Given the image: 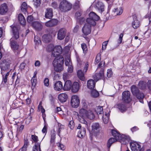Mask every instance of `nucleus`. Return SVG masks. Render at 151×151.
Segmentation results:
<instances>
[{"label": "nucleus", "mask_w": 151, "mask_h": 151, "mask_svg": "<svg viewBox=\"0 0 151 151\" xmlns=\"http://www.w3.org/2000/svg\"><path fill=\"white\" fill-rule=\"evenodd\" d=\"M44 84L45 86H48L49 85V80L47 78L45 79L44 81Z\"/></svg>", "instance_id": "nucleus-60"}, {"label": "nucleus", "mask_w": 151, "mask_h": 151, "mask_svg": "<svg viewBox=\"0 0 151 151\" xmlns=\"http://www.w3.org/2000/svg\"><path fill=\"white\" fill-rule=\"evenodd\" d=\"M65 83L63 87V89L64 91H69L72 87V83L70 80H67L65 81Z\"/></svg>", "instance_id": "nucleus-18"}, {"label": "nucleus", "mask_w": 151, "mask_h": 151, "mask_svg": "<svg viewBox=\"0 0 151 151\" xmlns=\"http://www.w3.org/2000/svg\"><path fill=\"white\" fill-rule=\"evenodd\" d=\"M27 3L24 2L22 3L21 6V10L22 12L24 13L27 11Z\"/></svg>", "instance_id": "nucleus-37"}, {"label": "nucleus", "mask_w": 151, "mask_h": 151, "mask_svg": "<svg viewBox=\"0 0 151 151\" xmlns=\"http://www.w3.org/2000/svg\"><path fill=\"white\" fill-rule=\"evenodd\" d=\"M101 59V54H98L97 55L95 60V62L96 63H98L100 61Z\"/></svg>", "instance_id": "nucleus-52"}, {"label": "nucleus", "mask_w": 151, "mask_h": 151, "mask_svg": "<svg viewBox=\"0 0 151 151\" xmlns=\"http://www.w3.org/2000/svg\"><path fill=\"white\" fill-rule=\"evenodd\" d=\"M99 92L95 89H93L91 91V95L94 98H97L99 96Z\"/></svg>", "instance_id": "nucleus-35"}, {"label": "nucleus", "mask_w": 151, "mask_h": 151, "mask_svg": "<svg viewBox=\"0 0 151 151\" xmlns=\"http://www.w3.org/2000/svg\"><path fill=\"white\" fill-rule=\"evenodd\" d=\"M108 42V41H105L103 43L102 45V50H105L106 49Z\"/></svg>", "instance_id": "nucleus-58"}, {"label": "nucleus", "mask_w": 151, "mask_h": 151, "mask_svg": "<svg viewBox=\"0 0 151 151\" xmlns=\"http://www.w3.org/2000/svg\"><path fill=\"white\" fill-rule=\"evenodd\" d=\"M53 17V11L52 9L47 8L46 9L45 14V17L46 18L50 19Z\"/></svg>", "instance_id": "nucleus-17"}, {"label": "nucleus", "mask_w": 151, "mask_h": 151, "mask_svg": "<svg viewBox=\"0 0 151 151\" xmlns=\"http://www.w3.org/2000/svg\"><path fill=\"white\" fill-rule=\"evenodd\" d=\"M95 111L99 114H102L103 113V107L101 106H98L95 110Z\"/></svg>", "instance_id": "nucleus-40"}, {"label": "nucleus", "mask_w": 151, "mask_h": 151, "mask_svg": "<svg viewBox=\"0 0 151 151\" xmlns=\"http://www.w3.org/2000/svg\"><path fill=\"white\" fill-rule=\"evenodd\" d=\"M34 1L35 5L37 7L40 4L41 0H34Z\"/></svg>", "instance_id": "nucleus-53"}, {"label": "nucleus", "mask_w": 151, "mask_h": 151, "mask_svg": "<svg viewBox=\"0 0 151 151\" xmlns=\"http://www.w3.org/2000/svg\"><path fill=\"white\" fill-rule=\"evenodd\" d=\"M111 133L113 136L114 138L118 139L120 142H122V141H124L128 138V137L125 135L120 134L116 130H112Z\"/></svg>", "instance_id": "nucleus-6"}, {"label": "nucleus", "mask_w": 151, "mask_h": 151, "mask_svg": "<svg viewBox=\"0 0 151 151\" xmlns=\"http://www.w3.org/2000/svg\"><path fill=\"white\" fill-rule=\"evenodd\" d=\"M88 111L86 109H81L79 112V114L81 117L87 118Z\"/></svg>", "instance_id": "nucleus-25"}, {"label": "nucleus", "mask_w": 151, "mask_h": 151, "mask_svg": "<svg viewBox=\"0 0 151 151\" xmlns=\"http://www.w3.org/2000/svg\"><path fill=\"white\" fill-rule=\"evenodd\" d=\"M122 100L126 103H129L131 99L130 97V93L129 91H125L122 93Z\"/></svg>", "instance_id": "nucleus-9"}, {"label": "nucleus", "mask_w": 151, "mask_h": 151, "mask_svg": "<svg viewBox=\"0 0 151 151\" xmlns=\"http://www.w3.org/2000/svg\"><path fill=\"white\" fill-rule=\"evenodd\" d=\"M86 19L84 17H82L79 18V19H78H78L77 20V21L80 24H82L84 23L85 22H86Z\"/></svg>", "instance_id": "nucleus-48"}, {"label": "nucleus", "mask_w": 151, "mask_h": 151, "mask_svg": "<svg viewBox=\"0 0 151 151\" xmlns=\"http://www.w3.org/2000/svg\"><path fill=\"white\" fill-rule=\"evenodd\" d=\"M34 41L36 45H39L41 44V41L40 38L37 36H35L34 37Z\"/></svg>", "instance_id": "nucleus-44"}, {"label": "nucleus", "mask_w": 151, "mask_h": 151, "mask_svg": "<svg viewBox=\"0 0 151 151\" xmlns=\"http://www.w3.org/2000/svg\"><path fill=\"white\" fill-rule=\"evenodd\" d=\"M70 75L67 73H64L63 74V78L64 81L68 80L67 79L69 78Z\"/></svg>", "instance_id": "nucleus-43"}, {"label": "nucleus", "mask_w": 151, "mask_h": 151, "mask_svg": "<svg viewBox=\"0 0 151 151\" xmlns=\"http://www.w3.org/2000/svg\"><path fill=\"white\" fill-rule=\"evenodd\" d=\"M8 10L6 4L3 3L0 5V14L1 15H5Z\"/></svg>", "instance_id": "nucleus-14"}, {"label": "nucleus", "mask_w": 151, "mask_h": 151, "mask_svg": "<svg viewBox=\"0 0 151 151\" xmlns=\"http://www.w3.org/2000/svg\"><path fill=\"white\" fill-rule=\"evenodd\" d=\"M96 8L99 11L102 12L104 10V6L103 4L101 2L99 1L96 4Z\"/></svg>", "instance_id": "nucleus-21"}, {"label": "nucleus", "mask_w": 151, "mask_h": 151, "mask_svg": "<svg viewBox=\"0 0 151 151\" xmlns=\"http://www.w3.org/2000/svg\"><path fill=\"white\" fill-rule=\"evenodd\" d=\"M113 75V73L111 69H109L107 72V76L108 78L111 77Z\"/></svg>", "instance_id": "nucleus-51"}, {"label": "nucleus", "mask_w": 151, "mask_h": 151, "mask_svg": "<svg viewBox=\"0 0 151 151\" xmlns=\"http://www.w3.org/2000/svg\"><path fill=\"white\" fill-rule=\"evenodd\" d=\"M89 16V18L86 19V22L90 23L93 26L95 25L96 24L95 21L99 20V17L93 12H90Z\"/></svg>", "instance_id": "nucleus-5"}, {"label": "nucleus", "mask_w": 151, "mask_h": 151, "mask_svg": "<svg viewBox=\"0 0 151 151\" xmlns=\"http://www.w3.org/2000/svg\"><path fill=\"white\" fill-rule=\"evenodd\" d=\"M115 106L120 110L121 111H124L127 109V107L125 105L123 104H119L115 105Z\"/></svg>", "instance_id": "nucleus-26"}, {"label": "nucleus", "mask_w": 151, "mask_h": 151, "mask_svg": "<svg viewBox=\"0 0 151 151\" xmlns=\"http://www.w3.org/2000/svg\"><path fill=\"white\" fill-rule=\"evenodd\" d=\"M62 48L60 46H57L55 47L53 51L52 52V55L55 58L53 62V65L54 69L55 71L59 72L63 70L62 65L64 63V58L58 56L62 53Z\"/></svg>", "instance_id": "nucleus-1"}, {"label": "nucleus", "mask_w": 151, "mask_h": 151, "mask_svg": "<svg viewBox=\"0 0 151 151\" xmlns=\"http://www.w3.org/2000/svg\"><path fill=\"white\" fill-rule=\"evenodd\" d=\"M55 49L54 45L52 44H50L47 47V50L49 52H51L53 51Z\"/></svg>", "instance_id": "nucleus-39"}, {"label": "nucleus", "mask_w": 151, "mask_h": 151, "mask_svg": "<svg viewBox=\"0 0 151 151\" xmlns=\"http://www.w3.org/2000/svg\"><path fill=\"white\" fill-rule=\"evenodd\" d=\"M95 86V83L94 80L91 79L88 81L87 86L89 88L92 89L94 88Z\"/></svg>", "instance_id": "nucleus-27"}, {"label": "nucleus", "mask_w": 151, "mask_h": 151, "mask_svg": "<svg viewBox=\"0 0 151 151\" xmlns=\"http://www.w3.org/2000/svg\"><path fill=\"white\" fill-rule=\"evenodd\" d=\"M77 75L78 78L81 81H84L85 79L84 74L81 70H79L77 72Z\"/></svg>", "instance_id": "nucleus-32"}, {"label": "nucleus", "mask_w": 151, "mask_h": 151, "mask_svg": "<svg viewBox=\"0 0 151 151\" xmlns=\"http://www.w3.org/2000/svg\"><path fill=\"white\" fill-rule=\"evenodd\" d=\"M59 22V21L56 19H52L46 22L45 25L48 27H52L56 26Z\"/></svg>", "instance_id": "nucleus-12"}, {"label": "nucleus", "mask_w": 151, "mask_h": 151, "mask_svg": "<svg viewBox=\"0 0 151 151\" xmlns=\"http://www.w3.org/2000/svg\"><path fill=\"white\" fill-rule=\"evenodd\" d=\"M119 141L118 139H116L115 138H111L108 140L107 146L108 149H109L111 145L115 142Z\"/></svg>", "instance_id": "nucleus-30"}, {"label": "nucleus", "mask_w": 151, "mask_h": 151, "mask_svg": "<svg viewBox=\"0 0 151 151\" xmlns=\"http://www.w3.org/2000/svg\"><path fill=\"white\" fill-rule=\"evenodd\" d=\"M51 6L55 9H57L58 7L57 3L56 2H53L52 3Z\"/></svg>", "instance_id": "nucleus-59"}, {"label": "nucleus", "mask_w": 151, "mask_h": 151, "mask_svg": "<svg viewBox=\"0 0 151 151\" xmlns=\"http://www.w3.org/2000/svg\"><path fill=\"white\" fill-rule=\"evenodd\" d=\"M68 66V72L70 73H71L73 72V68L72 65H70Z\"/></svg>", "instance_id": "nucleus-62"}, {"label": "nucleus", "mask_w": 151, "mask_h": 151, "mask_svg": "<svg viewBox=\"0 0 151 151\" xmlns=\"http://www.w3.org/2000/svg\"><path fill=\"white\" fill-rule=\"evenodd\" d=\"M55 134L54 133H52L51 134L50 139V143L52 145H54L55 143Z\"/></svg>", "instance_id": "nucleus-41"}, {"label": "nucleus", "mask_w": 151, "mask_h": 151, "mask_svg": "<svg viewBox=\"0 0 151 151\" xmlns=\"http://www.w3.org/2000/svg\"><path fill=\"white\" fill-rule=\"evenodd\" d=\"M66 32L67 31L64 28L60 29L58 32V39L60 40L64 39L66 35Z\"/></svg>", "instance_id": "nucleus-10"}, {"label": "nucleus", "mask_w": 151, "mask_h": 151, "mask_svg": "<svg viewBox=\"0 0 151 151\" xmlns=\"http://www.w3.org/2000/svg\"><path fill=\"white\" fill-rule=\"evenodd\" d=\"M130 146L132 151H140L141 146L140 145L136 142H132L130 143Z\"/></svg>", "instance_id": "nucleus-13"}, {"label": "nucleus", "mask_w": 151, "mask_h": 151, "mask_svg": "<svg viewBox=\"0 0 151 151\" xmlns=\"http://www.w3.org/2000/svg\"><path fill=\"white\" fill-rule=\"evenodd\" d=\"M82 108L86 109L88 108V103L86 101L83 100L82 102Z\"/></svg>", "instance_id": "nucleus-45"}, {"label": "nucleus", "mask_w": 151, "mask_h": 151, "mask_svg": "<svg viewBox=\"0 0 151 151\" xmlns=\"http://www.w3.org/2000/svg\"><path fill=\"white\" fill-rule=\"evenodd\" d=\"M54 89L57 91H60L63 88L62 83L60 81H56L53 85Z\"/></svg>", "instance_id": "nucleus-16"}, {"label": "nucleus", "mask_w": 151, "mask_h": 151, "mask_svg": "<svg viewBox=\"0 0 151 151\" xmlns=\"http://www.w3.org/2000/svg\"><path fill=\"white\" fill-rule=\"evenodd\" d=\"M68 126L71 129H73L74 127L75 124L73 121H70L69 123Z\"/></svg>", "instance_id": "nucleus-49"}, {"label": "nucleus", "mask_w": 151, "mask_h": 151, "mask_svg": "<svg viewBox=\"0 0 151 151\" xmlns=\"http://www.w3.org/2000/svg\"><path fill=\"white\" fill-rule=\"evenodd\" d=\"M86 128L84 126L81 124H79L77 128L81 129V131H79L78 133V136L79 137H82L85 135L86 132Z\"/></svg>", "instance_id": "nucleus-11"}, {"label": "nucleus", "mask_w": 151, "mask_h": 151, "mask_svg": "<svg viewBox=\"0 0 151 151\" xmlns=\"http://www.w3.org/2000/svg\"><path fill=\"white\" fill-rule=\"evenodd\" d=\"M147 86V84L145 82L142 81H139L138 86L140 89H145L146 88Z\"/></svg>", "instance_id": "nucleus-28"}, {"label": "nucleus", "mask_w": 151, "mask_h": 151, "mask_svg": "<svg viewBox=\"0 0 151 151\" xmlns=\"http://www.w3.org/2000/svg\"><path fill=\"white\" fill-rule=\"evenodd\" d=\"M71 104L73 107L76 108L80 104V100L78 96L74 95L72 96Z\"/></svg>", "instance_id": "nucleus-8"}, {"label": "nucleus", "mask_w": 151, "mask_h": 151, "mask_svg": "<svg viewBox=\"0 0 151 151\" xmlns=\"http://www.w3.org/2000/svg\"><path fill=\"white\" fill-rule=\"evenodd\" d=\"M71 4L66 0L61 1L59 5V8L62 12H65L70 10Z\"/></svg>", "instance_id": "nucleus-4"}, {"label": "nucleus", "mask_w": 151, "mask_h": 151, "mask_svg": "<svg viewBox=\"0 0 151 151\" xmlns=\"http://www.w3.org/2000/svg\"><path fill=\"white\" fill-rule=\"evenodd\" d=\"M81 46L83 51V52L84 53H86L87 50V48L86 45L84 43H83L81 44Z\"/></svg>", "instance_id": "nucleus-47"}, {"label": "nucleus", "mask_w": 151, "mask_h": 151, "mask_svg": "<svg viewBox=\"0 0 151 151\" xmlns=\"http://www.w3.org/2000/svg\"><path fill=\"white\" fill-rule=\"evenodd\" d=\"M58 145L59 149L62 150H64L65 149L64 145L59 143H58Z\"/></svg>", "instance_id": "nucleus-56"}, {"label": "nucleus", "mask_w": 151, "mask_h": 151, "mask_svg": "<svg viewBox=\"0 0 151 151\" xmlns=\"http://www.w3.org/2000/svg\"><path fill=\"white\" fill-rule=\"evenodd\" d=\"M92 131L94 133H97L99 131L100 126L98 123H93L91 126Z\"/></svg>", "instance_id": "nucleus-20"}, {"label": "nucleus", "mask_w": 151, "mask_h": 151, "mask_svg": "<svg viewBox=\"0 0 151 151\" xmlns=\"http://www.w3.org/2000/svg\"><path fill=\"white\" fill-rule=\"evenodd\" d=\"M32 26L36 30L38 31L41 30L42 27L41 23L38 22H33L32 24Z\"/></svg>", "instance_id": "nucleus-19"}, {"label": "nucleus", "mask_w": 151, "mask_h": 151, "mask_svg": "<svg viewBox=\"0 0 151 151\" xmlns=\"http://www.w3.org/2000/svg\"><path fill=\"white\" fill-rule=\"evenodd\" d=\"M37 80L36 78H32L31 79V89L33 91L36 85Z\"/></svg>", "instance_id": "nucleus-38"}, {"label": "nucleus", "mask_w": 151, "mask_h": 151, "mask_svg": "<svg viewBox=\"0 0 151 151\" xmlns=\"http://www.w3.org/2000/svg\"><path fill=\"white\" fill-rule=\"evenodd\" d=\"M87 117L90 119H93L94 117V114L91 111L88 112Z\"/></svg>", "instance_id": "nucleus-42"}, {"label": "nucleus", "mask_w": 151, "mask_h": 151, "mask_svg": "<svg viewBox=\"0 0 151 151\" xmlns=\"http://www.w3.org/2000/svg\"><path fill=\"white\" fill-rule=\"evenodd\" d=\"M81 118L79 119L80 122L81 123V124L83 125L88 130H89V127H90V125H89L87 124V122L85 120L86 118H84L83 117H81Z\"/></svg>", "instance_id": "nucleus-29"}, {"label": "nucleus", "mask_w": 151, "mask_h": 151, "mask_svg": "<svg viewBox=\"0 0 151 151\" xmlns=\"http://www.w3.org/2000/svg\"><path fill=\"white\" fill-rule=\"evenodd\" d=\"M104 69H101L98 73L95 74L93 76L94 79L96 80V81L104 78Z\"/></svg>", "instance_id": "nucleus-15"}, {"label": "nucleus", "mask_w": 151, "mask_h": 151, "mask_svg": "<svg viewBox=\"0 0 151 151\" xmlns=\"http://www.w3.org/2000/svg\"><path fill=\"white\" fill-rule=\"evenodd\" d=\"M47 126L45 124V125L44 126V127L42 130V132L43 133H45V132H47Z\"/></svg>", "instance_id": "nucleus-64"}, {"label": "nucleus", "mask_w": 151, "mask_h": 151, "mask_svg": "<svg viewBox=\"0 0 151 151\" xmlns=\"http://www.w3.org/2000/svg\"><path fill=\"white\" fill-rule=\"evenodd\" d=\"M145 17L146 18H148L149 22H151V12L148 13L145 15Z\"/></svg>", "instance_id": "nucleus-63"}, {"label": "nucleus", "mask_w": 151, "mask_h": 151, "mask_svg": "<svg viewBox=\"0 0 151 151\" xmlns=\"http://www.w3.org/2000/svg\"><path fill=\"white\" fill-rule=\"evenodd\" d=\"M34 19V18L32 15L28 16L27 18V22L28 23L31 22Z\"/></svg>", "instance_id": "nucleus-54"}, {"label": "nucleus", "mask_w": 151, "mask_h": 151, "mask_svg": "<svg viewBox=\"0 0 151 151\" xmlns=\"http://www.w3.org/2000/svg\"><path fill=\"white\" fill-rule=\"evenodd\" d=\"M106 118H104V116L103 117V120L105 124H106L108 122L109 118L108 117V114H105Z\"/></svg>", "instance_id": "nucleus-57"}, {"label": "nucleus", "mask_w": 151, "mask_h": 151, "mask_svg": "<svg viewBox=\"0 0 151 151\" xmlns=\"http://www.w3.org/2000/svg\"><path fill=\"white\" fill-rule=\"evenodd\" d=\"M32 151H41L40 143H36L32 147Z\"/></svg>", "instance_id": "nucleus-34"}, {"label": "nucleus", "mask_w": 151, "mask_h": 151, "mask_svg": "<svg viewBox=\"0 0 151 151\" xmlns=\"http://www.w3.org/2000/svg\"><path fill=\"white\" fill-rule=\"evenodd\" d=\"M123 11V10L122 7L115 9L114 11L115 14L116 15H120L122 13Z\"/></svg>", "instance_id": "nucleus-36"}, {"label": "nucleus", "mask_w": 151, "mask_h": 151, "mask_svg": "<svg viewBox=\"0 0 151 151\" xmlns=\"http://www.w3.org/2000/svg\"><path fill=\"white\" fill-rule=\"evenodd\" d=\"M42 39L43 41L45 43H49L52 40V37L50 34H45L43 36Z\"/></svg>", "instance_id": "nucleus-22"}, {"label": "nucleus", "mask_w": 151, "mask_h": 151, "mask_svg": "<svg viewBox=\"0 0 151 151\" xmlns=\"http://www.w3.org/2000/svg\"><path fill=\"white\" fill-rule=\"evenodd\" d=\"M9 72H8L6 73V74L4 76H3V79L4 83H6L7 81V77L9 76Z\"/></svg>", "instance_id": "nucleus-50"}, {"label": "nucleus", "mask_w": 151, "mask_h": 151, "mask_svg": "<svg viewBox=\"0 0 151 151\" xmlns=\"http://www.w3.org/2000/svg\"><path fill=\"white\" fill-rule=\"evenodd\" d=\"M80 88V86L78 83L77 82H74L72 85V91L73 93L78 92Z\"/></svg>", "instance_id": "nucleus-23"}, {"label": "nucleus", "mask_w": 151, "mask_h": 151, "mask_svg": "<svg viewBox=\"0 0 151 151\" xmlns=\"http://www.w3.org/2000/svg\"><path fill=\"white\" fill-rule=\"evenodd\" d=\"M134 21L132 22V26L134 29H137L138 28L140 25L139 22L137 19H136V18L134 19Z\"/></svg>", "instance_id": "nucleus-33"}, {"label": "nucleus", "mask_w": 151, "mask_h": 151, "mask_svg": "<svg viewBox=\"0 0 151 151\" xmlns=\"http://www.w3.org/2000/svg\"><path fill=\"white\" fill-rule=\"evenodd\" d=\"M91 26L93 25L90 23H85L82 29V31L85 35H88L91 33Z\"/></svg>", "instance_id": "nucleus-7"}, {"label": "nucleus", "mask_w": 151, "mask_h": 151, "mask_svg": "<svg viewBox=\"0 0 151 151\" xmlns=\"http://www.w3.org/2000/svg\"><path fill=\"white\" fill-rule=\"evenodd\" d=\"M12 31V37L10 40V45L11 48L14 50H18L19 45L16 40L19 38V26H11Z\"/></svg>", "instance_id": "nucleus-2"}, {"label": "nucleus", "mask_w": 151, "mask_h": 151, "mask_svg": "<svg viewBox=\"0 0 151 151\" xmlns=\"http://www.w3.org/2000/svg\"><path fill=\"white\" fill-rule=\"evenodd\" d=\"M67 98V95L65 93H61L58 96V99L61 102H65Z\"/></svg>", "instance_id": "nucleus-24"}, {"label": "nucleus", "mask_w": 151, "mask_h": 151, "mask_svg": "<svg viewBox=\"0 0 151 151\" xmlns=\"http://www.w3.org/2000/svg\"><path fill=\"white\" fill-rule=\"evenodd\" d=\"M81 12H77L75 14V17L77 19V20L79 18V17L81 15Z\"/></svg>", "instance_id": "nucleus-61"}, {"label": "nucleus", "mask_w": 151, "mask_h": 151, "mask_svg": "<svg viewBox=\"0 0 151 151\" xmlns=\"http://www.w3.org/2000/svg\"><path fill=\"white\" fill-rule=\"evenodd\" d=\"M18 20L21 24L22 25H24L26 23V20L23 15L20 14L18 17Z\"/></svg>", "instance_id": "nucleus-31"}, {"label": "nucleus", "mask_w": 151, "mask_h": 151, "mask_svg": "<svg viewBox=\"0 0 151 151\" xmlns=\"http://www.w3.org/2000/svg\"><path fill=\"white\" fill-rule=\"evenodd\" d=\"M131 89L133 94L136 96L140 102L143 103V99L144 97V94L140 92L138 88L134 85L132 86L131 88Z\"/></svg>", "instance_id": "nucleus-3"}, {"label": "nucleus", "mask_w": 151, "mask_h": 151, "mask_svg": "<svg viewBox=\"0 0 151 151\" xmlns=\"http://www.w3.org/2000/svg\"><path fill=\"white\" fill-rule=\"evenodd\" d=\"M65 63L66 65L68 66L70 65H71V63L70 62V58L67 57L65 59Z\"/></svg>", "instance_id": "nucleus-46"}, {"label": "nucleus", "mask_w": 151, "mask_h": 151, "mask_svg": "<svg viewBox=\"0 0 151 151\" xmlns=\"http://www.w3.org/2000/svg\"><path fill=\"white\" fill-rule=\"evenodd\" d=\"M32 139L35 142H36V143L35 144L37 143H38V142H37L38 141V137L35 135H32Z\"/></svg>", "instance_id": "nucleus-55"}]
</instances>
